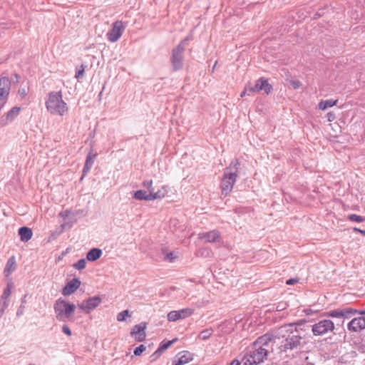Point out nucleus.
Masks as SVG:
<instances>
[{"label":"nucleus","instance_id":"obj_1","mask_svg":"<svg viewBox=\"0 0 365 365\" xmlns=\"http://www.w3.org/2000/svg\"><path fill=\"white\" fill-rule=\"evenodd\" d=\"M306 319H299L294 322L284 324L275 330V336L278 339H282L279 346V353L288 354L294 351H301L307 348L309 343H311L312 337L311 335H301V326L304 325Z\"/></svg>","mask_w":365,"mask_h":365},{"label":"nucleus","instance_id":"obj_2","mask_svg":"<svg viewBox=\"0 0 365 365\" xmlns=\"http://www.w3.org/2000/svg\"><path fill=\"white\" fill-rule=\"evenodd\" d=\"M240 162L237 158L233 159L229 166L225 169L222 178L220 182L222 195H228L233 188V185L237 178V173L240 168Z\"/></svg>","mask_w":365,"mask_h":365},{"label":"nucleus","instance_id":"obj_3","mask_svg":"<svg viewBox=\"0 0 365 365\" xmlns=\"http://www.w3.org/2000/svg\"><path fill=\"white\" fill-rule=\"evenodd\" d=\"M46 107L48 112L53 115H63L68 111V106L62 98V93L58 92H51L48 98L46 101Z\"/></svg>","mask_w":365,"mask_h":365},{"label":"nucleus","instance_id":"obj_4","mask_svg":"<svg viewBox=\"0 0 365 365\" xmlns=\"http://www.w3.org/2000/svg\"><path fill=\"white\" fill-rule=\"evenodd\" d=\"M339 324L337 323L336 327H335L334 322L330 319H322L307 327L312 328V331L314 336H321L327 334L329 331H331L334 334H343L344 337H345V330L344 327H339Z\"/></svg>","mask_w":365,"mask_h":365},{"label":"nucleus","instance_id":"obj_5","mask_svg":"<svg viewBox=\"0 0 365 365\" xmlns=\"http://www.w3.org/2000/svg\"><path fill=\"white\" fill-rule=\"evenodd\" d=\"M75 309V304L67 302L62 298L58 299L53 305L56 317L60 322L73 321L72 314Z\"/></svg>","mask_w":365,"mask_h":365},{"label":"nucleus","instance_id":"obj_6","mask_svg":"<svg viewBox=\"0 0 365 365\" xmlns=\"http://www.w3.org/2000/svg\"><path fill=\"white\" fill-rule=\"evenodd\" d=\"M189 40V37L187 36L182 39L177 46L173 48L171 51V56L170 62L172 66V71L176 72L180 71L184 66V51L185 50V46Z\"/></svg>","mask_w":365,"mask_h":365},{"label":"nucleus","instance_id":"obj_7","mask_svg":"<svg viewBox=\"0 0 365 365\" xmlns=\"http://www.w3.org/2000/svg\"><path fill=\"white\" fill-rule=\"evenodd\" d=\"M356 309L346 307L344 309H337L334 310H331L324 313V316L327 317L332 318H338L341 319V326L339 325V327H343V324L345 319H349L351 317L355 314Z\"/></svg>","mask_w":365,"mask_h":365},{"label":"nucleus","instance_id":"obj_8","mask_svg":"<svg viewBox=\"0 0 365 365\" xmlns=\"http://www.w3.org/2000/svg\"><path fill=\"white\" fill-rule=\"evenodd\" d=\"M124 29L125 26L122 21H117L114 22L112 29L107 34L108 39L113 43L117 41L121 36Z\"/></svg>","mask_w":365,"mask_h":365},{"label":"nucleus","instance_id":"obj_9","mask_svg":"<svg viewBox=\"0 0 365 365\" xmlns=\"http://www.w3.org/2000/svg\"><path fill=\"white\" fill-rule=\"evenodd\" d=\"M194 312L192 309L185 308L177 311H171L168 314L169 322H175L179 319H185L191 316Z\"/></svg>","mask_w":365,"mask_h":365},{"label":"nucleus","instance_id":"obj_10","mask_svg":"<svg viewBox=\"0 0 365 365\" xmlns=\"http://www.w3.org/2000/svg\"><path fill=\"white\" fill-rule=\"evenodd\" d=\"M101 302L99 297H90L87 300L83 301L78 305V308L86 313H89L91 310L97 307Z\"/></svg>","mask_w":365,"mask_h":365},{"label":"nucleus","instance_id":"obj_11","mask_svg":"<svg viewBox=\"0 0 365 365\" xmlns=\"http://www.w3.org/2000/svg\"><path fill=\"white\" fill-rule=\"evenodd\" d=\"M249 355L252 360L256 361V364H259L267 359L268 351L264 347L254 346L253 349L250 351Z\"/></svg>","mask_w":365,"mask_h":365},{"label":"nucleus","instance_id":"obj_12","mask_svg":"<svg viewBox=\"0 0 365 365\" xmlns=\"http://www.w3.org/2000/svg\"><path fill=\"white\" fill-rule=\"evenodd\" d=\"M166 192L158 190L157 192L150 191V193H147L146 191L138 190V200H153L155 199H160L165 197Z\"/></svg>","mask_w":365,"mask_h":365},{"label":"nucleus","instance_id":"obj_13","mask_svg":"<svg viewBox=\"0 0 365 365\" xmlns=\"http://www.w3.org/2000/svg\"><path fill=\"white\" fill-rule=\"evenodd\" d=\"M347 329L350 331L357 332L365 329V317H359L351 319L347 324Z\"/></svg>","mask_w":365,"mask_h":365},{"label":"nucleus","instance_id":"obj_14","mask_svg":"<svg viewBox=\"0 0 365 365\" xmlns=\"http://www.w3.org/2000/svg\"><path fill=\"white\" fill-rule=\"evenodd\" d=\"M199 239L205 240V242H217L221 240V235L218 230H212L209 232L200 233Z\"/></svg>","mask_w":365,"mask_h":365},{"label":"nucleus","instance_id":"obj_15","mask_svg":"<svg viewBox=\"0 0 365 365\" xmlns=\"http://www.w3.org/2000/svg\"><path fill=\"white\" fill-rule=\"evenodd\" d=\"M21 110L20 107H13L6 115L0 118V125L1 126L6 125L9 123L13 121L19 114Z\"/></svg>","mask_w":365,"mask_h":365},{"label":"nucleus","instance_id":"obj_16","mask_svg":"<svg viewBox=\"0 0 365 365\" xmlns=\"http://www.w3.org/2000/svg\"><path fill=\"white\" fill-rule=\"evenodd\" d=\"M274 339H277L275 336V331L274 333H266L256 339V341L253 343V346H266Z\"/></svg>","mask_w":365,"mask_h":365},{"label":"nucleus","instance_id":"obj_17","mask_svg":"<svg viewBox=\"0 0 365 365\" xmlns=\"http://www.w3.org/2000/svg\"><path fill=\"white\" fill-rule=\"evenodd\" d=\"M81 281L78 278L70 280L63 287L62 294L64 296H69L77 290L81 286Z\"/></svg>","mask_w":365,"mask_h":365},{"label":"nucleus","instance_id":"obj_18","mask_svg":"<svg viewBox=\"0 0 365 365\" xmlns=\"http://www.w3.org/2000/svg\"><path fill=\"white\" fill-rule=\"evenodd\" d=\"M180 354H181V356L178 359L174 360L172 365H184L193 359L192 354L187 351H184L180 353Z\"/></svg>","mask_w":365,"mask_h":365},{"label":"nucleus","instance_id":"obj_19","mask_svg":"<svg viewBox=\"0 0 365 365\" xmlns=\"http://www.w3.org/2000/svg\"><path fill=\"white\" fill-rule=\"evenodd\" d=\"M20 239L22 242H28L33 236V232L31 229L28 227H21L18 231Z\"/></svg>","mask_w":365,"mask_h":365},{"label":"nucleus","instance_id":"obj_20","mask_svg":"<svg viewBox=\"0 0 365 365\" xmlns=\"http://www.w3.org/2000/svg\"><path fill=\"white\" fill-rule=\"evenodd\" d=\"M103 252L100 248H92L86 254V259L89 262H95L102 256Z\"/></svg>","mask_w":365,"mask_h":365},{"label":"nucleus","instance_id":"obj_21","mask_svg":"<svg viewBox=\"0 0 365 365\" xmlns=\"http://www.w3.org/2000/svg\"><path fill=\"white\" fill-rule=\"evenodd\" d=\"M96 156V154L92 155L91 153L86 156V162L83 169V176L81 178H83L91 170L94 163V159Z\"/></svg>","mask_w":365,"mask_h":365},{"label":"nucleus","instance_id":"obj_22","mask_svg":"<svg viewBox=\"0 0 365 365\" xmlns=\"http://www.w3.org/2000/svg\"><path fill=\"white\" fill-rule=\"evenodd\" d=\"M259 87H260V91H264V93L267 95H269L272 89V86L269 83L268 80L264 77H261L259 78Z\"/></svg>","mask_w":365,"mask_h":365},{"label":"nucleus","instance_id":"obj_23","mask_svg":"<svg viewBox=\"0 0 365 365\" xmlns=\"http://www.w3.org/2000/svg\"><path fill=\"white\" fill-rule=\"evenodd\" d=\"M162 254L164 255V260L173 262L175 259L178 257L177 255L174 252H168L166 247H163L161 248Z\"/></svg>","mask_w":365,"mask_h":365},{"label":"nucleus","instance_id":"obj_24","mask_svg":"<svg viewBox=\"0 0 365 365\" xmlns=\"http://www.w3.org/2000/svg\"><path fill=\"white\" fill-rule=\"evenodd\" d=\"M337 103V100H322L318 104V108L320 110H324L327 109L328 108H331L334 106H335Z\"/></svg>","mask_w":365,"mask_h":365},{"label":"nucleus","instance_id":"obj_25","mask_svg":"<svg viewBox=\"0 0 365 365\" xmlns=\"http://www.w3.org/2000/svg\"><path fill=\"white\" fill-rule=\"evenodd\" d=\"M15 269H16V262H15L14 257H12L8 259L4 272H7V274H9L11 272L14 271Z\"/></svg>","mask_w":365,"mask_h":365},{"label":"nucleus","instance_id":"obj_26","mask_svg":"<svg viewBox=\"0 0 365 365\" xmlns=\"http://www.w3.org/2000/svg\"><path fill=\"white\" fill-rule=\"evenodd\" d=\"M246 86H247V90H249V92L250 93L260 92L259 79L256 81L255 85H252L250 82H248L246 84Z\"/></svg>","mask_w":365,"mask_h":365},{"label":"nucleus","instance_id":"obj_27","mask_svg":"<svg viewBox=\"0 0 365 365\" xmlns=\"http://www.w3.org/2000/svg\"><path fill=\"white\" fill-rule=\"evenodd\" d=\"M212 333L213 329L212 328L204 329L200 332L198 338H200L202 340H207L211 336Z\"/></svg>","mask_w":365,"mask_h":365},{"label":"nucleus","instance_id":"obj_28","mask_svg":"<svg viewBox=\"0 0 365 365\" xmlns=\"http://www.w3.org/2000/svg\"><path fill=\"white\" fill-rule=\"evenodd\" d=\"M347 219L351 222H361L365 221V217L358 215L356 214H349L347 215Z\"/></svg>","mask_w":365,"mask_h":365},{"label":"nucleus","instance_id":"obj_29","mask_svg":"<svg viewBox=\"0 0 365 365\" xmlns=\"http://www.w3.org/2000/svg\"><path fill=\"white\" fill-rule=\"evenodd\" d=\"M11 81L7 77L0 78V88L10 90Z\"/></svg>","mask_w":365,"mask_h":365},{"label":"nucleus","instance_id":"obj_30","mask_svg":"<svg viewBox=\"0 0 365 365\" xmlns=\"http://www.w3.org/2000/svg\"><path fill=\"white\" fill-rule=\"evenodd\" d=\"M10 90H6L3 88H0V101H4V102L0 106V109L3 107L5 101L7 99L8 96L9 94Z\"/></svg>","mask_w":365,"mask_h":365},{"label":"nucleus","instance_id":"obj_31","mask_svg":"<svg viewBox=\"0 0 365 365\" xmlns=\"http://www.w3.org/2000/svg\"><path fill=\"white\" fill-rule=\"evenodd\" d=\"M9 304V300L1 299L0 301V319L4 315L5 309Z\"/></svg>","mask_w":365,"mask_h":365},{"label":"nucleus","instance_id":"obj_32","mask_svg":"<svg viewBox=\"0 0 365 365\" xmlns=\"http://www.w3.org/2000/svg\"><path fill=\"white\" fill-rule=\"evenodd\" d=\"M130 314L128 310H123L120 312L117 316V320L119 322L125 321L126 317H130Z\"/></svg>","mask_w":365,"mask_h":365},{"label":"nucleus","instance_id":"obj_33","mask_svg":"<svg viewBox=\"0 0 365 365\" xmlns=\"http://www.w3.org/2000/svg\"><path fill=\"white\" fill-rule=\"evenodd\" d=\"M86 262L85 259H79L76 263H75L73 266L75 269L78 270L83 269L86 267Z\"/></svg>","mask_w":365,"mask_h":365},{"label":"nucleus","instance_id":"obj_34","mask_svg":"<svg viewBox=\"0 0 365 365\" xmlns=\"http://www.w3.org/2000/svg\"><path fill=\"white\" fill-rule=\"evenodd\" d=\"M176 341H178V339L175 338V339H173L172 340H169V341H161V343L160 344V346H163V348L164 349V350L165 351L167 349H168L173 344H174Z\"/></svg>","mask_w":365,"mask_h":365},{"label":"nucleus","instance_id":"obj_35","mask_svg":"<svg viewBox=\"0 0 365 365\" xmlns=\"http://www.w3.org/2000/svg\"><path fill=\"white\" fill-rule=\"evenodd\" d=\"M10 295H11V289L9 287H7L3 292L1 299L9 300V297Z\"/></svg>","mask_w":365,"mask_h":365},{"label":"nucleus","instance_id":"obj_36","mask_svg":"<svg viewBox=\"0 0 365 365\" xmlns=\"http://www.w3.org/2000/svg\"><path fill=\"white\" fill-rule=\"evenodd\" d=\"M289 83L294 89H298L302 86V83L299 80H291Z\"/></svg>","mask_w":365,"mask_h":365},{"label":"nucleus","instance_id":"obj_37","mask_svg":"<svg viewBox=\"0 0 365 365\" xmlns=\"http://www.w3.org/2000/svg\"><path fill=\"white\" fill-rule=\"evenodd\" d=\"M143 184V186L148 190L149 193H150V191L154 190V189L152 187V185H153L152 180H145Z\"/></svg>","mask_w":365,"mask_h":365},{"label":"nucleus","instance_id":"obj_38","mask_svg":"<svg viewBox=\"0 0 365 365\" xmlns=\"http://www.w3.org/2000/svg\"><path fill=\"white\" fill-rule=\"evenodd\" d=\"M85 68H86V66L83 64H81V69L76 71V72L75 76L76 78H79L83 76L84 71H85Z\"/></svg>","mask_w":365,"mask_h":365},{"label":"nucleus","instance_id":"obj_39","mask_svg":"<svg viewBox=\"0 0 365 365\" xmlns=\"http://www.w3.org/2000/svg\"><path fill=\"white\" fill-rule=\"evenodd\" d=\"M146 336L145 331H140V326H138V342L145 340Z\"/></svg>","mask_w":365,"mask_h":365},{"label":"nucleus","instance_id":"obj_40","mask_svg":"<svg viewBox=\"0 0 365 365\" xmlns=\"http://www.w3.org/2000/svg\"><path fill=\"white\" fill-rule=\"evenodd\" d=\"M306 322L304 324V325L301 326V329H299L300 331V334L301 335H308L307 333H305L306 330L307 329H309V328H308L307 327H309V325H307V323L309 322L306 319Z\"/></svg>","mask_w":365,"mask_h":365},{"label":"nucleus","instance_id":"obj_41","mask_svg":"<svg viewBox=\"0 0 365 365\" xmlns=\"http://www.w3.org/2000/svg\"><path fill=\"white\" fill-rule=\"evenodd\" d=\"M243 365H257V364H256V361L252 360L250 356L248 354L247 359L243 363Z\"/></svg>","mask_w":365,"mask_h":365},{"label":"nucleus","instance_id":"obj_42","mask_svg":"<svg viewBox=\"0 0 365 365\" xmlns=\"http://www.w3.org/2000/svg\"><path fill=\"white\" fill-rule=\"evenodd\" d=\"M201 256L204 257H210L211 254V251L207 249H202L198 251Z\"/></svg>","mask_w":365,"mask_h":365},{"label":"nucleus","instance_id":"obj_43","mask_svg":"<svg viewBox=\"0 0 365 365\" xmlns=\"http://www.w3.org/2000/svg\"><path fill=\"white\" fill-rule=\"evenodd\" d=\"M62 331L68 335V336H71V331L70 329V328L68 327V325L66 324H63V327H62Z\"/></svg>","mask_w":365,"mask_h":365},{"label":"nucleus","instance_id":"obj_44","mask_svg":"<svg viewBox=\"0 0 365 365\" xmlns=\"http://www.w3.org/2000/svg\"><path fill=\"white\" fill-rule=\"evenodd\" d=\"M18 93L21 98H24L27 95V90L26 88H20Z\"/></svg>","mask_w":365,"mask_h":365},{"label":"nucleus","instance_id":"obj_45","mask_svg":"<svg viewBox=\"0 0 365 365\" xmlns=\"http://www.w3.org/2000/svg\"><path fill=\"white\" fill-rule=\"evenodd\" d=\"M298 282H299L298 278H290L287 280L286 284L288 285H293V284H295L296 283H297Z\"/></svg>","mask_w":365,"mask_h":365},{"label":"nucleus","instance_id":"obj_46","mask_svg":"<svg viewBox=\"0 0 365 365\" xmlns=\"http://www.w3.org/2000/svg\"><path fill=\"white\" fill-rule=\"evenodd\" d=\"M161 355L159 354H158V352L155 351L153 354L150 355V361H155L157 360Z\"/></svg>","mask_w":365,"mask_h":365},{"label":"nucleus","instance_id":"obj_47","mask_svg":"<svg viewBox=\"0 0 365 365\" xmlns=\"http://www.w3.org/2000/svg\"><path fill=\"white\" fill-rule=\"evenodd\" d=\"M146 349V347L144 344H140L138 346V356H140L143 352H144Z\"/></svg>","mask_w":365,"mask_h":365},{"label":"nucleus","instance_id":"obj_48","mask_svg":"<svg viewBox=\"0 0 365 365\" xmlns=\"http://www.w3.org/2000/svg\"><path fill=\"white\" fill-rule=\"evenodd\" d=\"M131 336L137 339V325H135L130 333Z\"/></svg>","mask_w":365,"mask_h":365},{"label":"nucleus","instance_id":"obj_49","mask_svg":"<svg viewBox=\"0 0 365 365\" xmlns=\"http://www.w3.org/2000/svg\"><path fill=\"white\" fill-rule=\"evenodd\" d=\"M19 78H20V76H19V74H17V73H14V74L13 75L12 78H11V79H12V81H13V82H14V83H19Z\"/></svg>","mask_w":365,"mask_h":365},{"label":"nucleus","instance_id":"obj_50","mask_svg":"<svg viewBox=\"0 0 365 365\" xmlns=\"http://www.w3.org/2000/svg\"><path fill=\"white\" fill-rule=\"evenodd\" d=\"M24 306L23 304H21L19 309L17 310L16 315L17 316L22 315L24 313Z\"/></svg>","mask_w":365,"mask_h":365},{"label":"nucleus","instance_id":"obj_51","mask_svg":"<svg viewBox=\"0 0 365 365\" xmlns=\"http://www.w3.org/2000/svg\"><path fill=\"white\" fill-rule=\"evenodd\" d=\"M250 94H251V93L249 92V90H247V86L245 85V88H244L243 91L241 93L240 96H241V97H243V96H245V95H248V96H250Z\"/></svg>","mask_w":365,"mask_h":365},{"label":"nucleus","instance_id":"obj_52","mask_svg":"<svg viewBox=\"0 0 365 365\" xmlns=\"http://www.w3.org/2000/svg\"><path fill=\"white\" fill-rule=\"evenodd\" d=\"M241 362L238 359H234L230 363H229L227 365H240Z\"/></svg>","mask_w":365,"mask_h":365},{"label":"nucleus","instance_id":"obj_53","mask_svg":"<svg viewBox=\"0 0 365 365\" xmlns=\"http://www.w3.org/2000/svg\"><path fill=\"white\" fill-rule=\"evenodd\" d=\"M354 231L356 232H359L362 235L365 236V230H361L360 228L354 227Z\"/></svg>","mask_w":365,"mask_h":365},{"label":"nucleus","instance_id":"obj_54","mask_svg":"<svg viewBox=\"0 0 365 365\" xmlns=\"http://www.w3.org/2000/svg\"><path fill=\"white\" fill-rule=\"evenodd\" d=\"M138 326H140V331H145V329H146V323L145 322H141V323L138 324Z\"/></svg>","mask_w":365,"mask_h":365},{"label":"nucleus","instance_id":"obj_55","mask_svg":"<svg viewBox=\"0 0 365 365\" xmlns=\"http://www.w3.org/2000/svg\"><path fill=\"white\" fill-rule=\"evenodd\" d=\"M156 351L158 352V354H159L160 355H162L163 353L165 351L164 349L163 348L162 346H160V344L159 345V347L158 348V349L156 350Z\"/></svg>","mask_w":365,"mask_h":365},{"label":"nucleus","instance_id":"obj_56","mask_svg":"<svg viewBox=\"0 0 365 365\" xmlns=\"http://www.w3.org/2000/svg\"><path fill=\"white\" fill-rule=\"evenodd\" d=\"M355 314H358L361 315L360 317H363V315H365V309H360V310L356 309V312H355Z\"/></svg>","mask_w":365,"mask_h":365},{"label":"nucleus","instance_id":"obj_57","mask_svg":"<svg viewBox=\"0 0 365 365\" xmlns=\"http://www.w3.org/2000/svg\"><path fill=\"white\" fill-rule=\"evenodd\" d=\"M71 213L70 211L68 210H66L65 212H61L60 215L61 216H66V217H68V215Z\"/></svg>","mask_w":365,"mask_h":365},{"label":"nucleus","instance_id":"obj_58","mask_svg":"<svg viewBox=\"0 0 365 365\" xmlns=\"http://www.w3.org/2000/svg\"><path fill=\"white\" fill-rule=\"evenodd\" d=\"M304 312L307 315H310L311 314L313 313V311L310 309H304Z\"/></svg>","mask_w":365,"mask_h":365},{"label":"nucleus","instance_id":"obj_59","mask_svg":"<svg viewBox=\"0 0 365 365\" xmlns=\"http://www.w3.org/2000/svg\"><path fill=\"white\" fill-rule=\"evenodd\" d=\"M132 349H133V355L134 356H137V352H138L137 346H135L133 345V347H132Z\"/></svg>","mask_w":365,"mask_h":365},{"label":"nucleus","instance_id":"obj_60","mask_svg":"<svg viewBox=\"0 0 365 365\" xmlns=\"http://www.w3.org/2000/svg\"><path fill=\"white\" fill-rule=\"evenodd\" d=\"M335 118L334 115L332 114L331 113H329V120H332L334 118Z\"/></svg>","mask_w":365,"mask_h":365},{"label":"nucleus","instance_id":"obj_61","mask_svg":"<svg viewBox=\"0 0 365 365\" xmlns=\"http://www.w3.org/2000/svg\"><path fill=\"white\" fill-rule=\"evenodd\" d=\"M133 197L137 200V196H138L137 190L136 191H133Z\"/></svg>","mask_w":365,"mask_h":365},{"label":"nucleus","instance_id":"obj_62","mask_svg":"<svg viewBox=\"0 0 365 365\" xmlns=\"http://www.w3.org/2000/svg\"><path fill=\"white\" fill-rule=\"evenodd\" d=\"M283 305H284V304H282V305H281V304H279L277 306V309H282H282H284V307Z\"/></svg>","mask_w":365,"mask_h":365},{"label":"nucleus","instance_id":"obj_63","mask_svg":"<svg viewBox=\"0 0 365 365\" xmlns=\"http://www.w3.org/2000/svg\"><path fill=\"white\" fill-rule=\"evenodd\" d=\"M217 63V61H215V64H214V66L212 67V72L214 71V69L215 68V66H216Z\"/></svg>","mask_w":365,"mask_h":365},{"label":"nucleus","instance_id":"obj_64","mask_svg":"<svg viewBox=\"0 0 365 365\" xmlns=\"http://www.w3.org/2000/svg\"><path fill=\"white\" fill-rule=\"evenodd\" d=\"M24 303H25L24 299H22L21 304H23Z\"/></svg>","mask_w":365,"mask_h":365}]
</instances>
